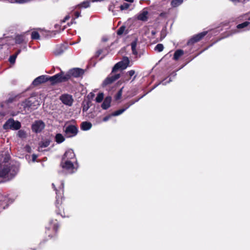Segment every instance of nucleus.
<instances>
[{
  "mask_svg": "<svg viewBox=\"0 0 250 250\" xmlns=\"http://www.w3.org/2000/svg\"><path fill=\"white\" fill-rule=\"evenodd\" d=\"M52 186L56 191V207L57 208L56 210V213L57 214L60 215L62 217H64L65 215L63 209L61 210L60 208L62 202V197L61 195L63 192L64 183L62 181L61 182L60 185L59 186V189L56 188L54 183H52Z\"/></svg>",
  "mask_w": 250,
  "mask_h": 250,
  "instance_id": "obj_1",
  "label": "nucleus"
},
{
  "mask_svg": "<svg viewBox=\"0 0 250 250\" xmlns=\"http://www.w3.org/2000/svg\"><path fill=\"white\" fill-rule=\"evenodd\" d=\"M20 105L23 108L24 111L27 112L37 108L40 103L35 97H30L22 102Z\"/></svg>",
  "mask_w": 250,
  "mask_h": 250,
  "instance_id": "obj_2",
  "label": "nucleus"
},
{
  "mask_svg": "<svg viewBox=\"0 0 250 250\" xmlns=\"http://www.w3.org/2000/svg\"><path fill=\"white\" fill-rule=\"evenodd\" d=\"M61 165L62 168L66 170L69 173L75 172L78 167L77 161L65 160V158H62Z\"/></svg>",
  "mask_w": 250,
  "mask_h": 250,
  "instance_id": "obj_3",
  "label": "nucleus"
},
{
  "mask_svg": "<svg viewBox=\"0 0 250 250\" xmlns=\"http://www.w3.org/2000/svg\"><path fill=\"white\" fill-rule=\"evenodd\" d=\"M48 81H50L52 84H54L58 83L65 82L69 80L68 75H66L64 72L61 71L53 76H48Z\"/></svg>",
  "mask_w": 250,
  "mask_h": 250,
  "instance_id": "obj_4",
  "label": "nucleus"
},
{
  "mask_svg": "<svg viewBox=\"0 0 250 250\" xmlns=\"http://www.w3.org/2000/svg\"><path fill=\"white\" fill-rule=\"evenodd\" d=\"M21 127V123L18 121H15L12 118L8 119L3 125V128L5 130H18Z\"/></svg>",
  "mask_w": 250,
  "mask_h": 250,
  "instance_id": "obj_5",
  "label": "nucleus"
},
{
  "mask_svg": "<svg viewBox=\"0 0 250 250\" xmlns=\"http://www.w3.org/2000/svg\"><path fill=\"white\" fill-rule=\"evenodd\" d=\"M129 60L126 57L123 58L122 61L117 63L112 68V72H114L119 69H125L129 65Z\"/></svg>",
  "mask_w": 250,
  "mask_h": 250,
  "instance_id": "obj_6",
  "label": "nucleus"
},
{
  "mask_svg": "<svg viewBox=\"0 0 250 250\" xmlns=\"http://www.w3.org/2000/svg\"><path fill=\"white\" fill-rule=\"evenodd\" d=\"M151 15L149 9L144 8L137 15V19L142 21H146Z\"/></svg>",
  "mask_w": 250,
  "mask_h": 250,
  "instance_id": "obj_7",
  "label": "nucleus"
},
{
  "mask_svg": "<svg viewBox=\"0 0 250 250\" xmlns=\"http://www.w3.org/2000/svg\"><path fill=\"white\" fill-rule=\"evenodd\" d=\"M64 131L67 137H73L77 134L78 129L74 125H69L65 127Z\"/></svg>",
  "mask_w": 250,
  "mask_h": 250,
  "instance_id": "obj_8",
  "label": "nucleus"
},
{
  "mask_svg": "<svg viewBox=\"0 0 250 250\" xmlns=\"http://www.w3.org/2000/svg\"><path fill=\"white\" fill-rule=\"evenodd\" d=\"M83 74V69L79 68H74L70 69L68 71V72L65 74L66 75H68L69 79L71 76L74 77L75 78H78L82 77Z\"/></svg>",
  "mask_w": 250,
  "mask_h": 250,
  "instance_id": "obj_9",
  "label": "nucleus"
},
{
  "mask_svg": "<svg viewBox=\"0 0 250 250\" xmlns=\"http://www.w3.org/2000/svg\"><path fill=\"white\" fill-rule=\"evenodd\" d=\"M45 126L44 123L42 121H36L32 125V130L36 133L41 132Z\"/></svg>",
  "mask_w": 250,
  "mask_h": 250,
  "instance_id": "obj_10",
  "label": "nucleus"
},
{
  "mask_svg": "<svg viewBox=\"0 0 250 250\" xmlns=\"http://www.w3.org/2000/svg\"><path fill=\"white\" fill-rule=\"evenodd\" d=\"M207 32L204 31L194 36L188 41V45L192 44L199 41L207 34Z\"/></svg>",
  "mask_w": 250,
  "mask_h": 250,
  "instance_id": "obj_11",
  "label": "nucleus"
},
{
  "mask_svg": "<svg viewBox=\"0 0 250 250\" xmlns=\"http://www.w3.org/2000/svg\"><path fill=\"white\" fill-rule=\"evenodd\" d=\"M207 32L204 31L194 36L188 41V45L192 44L199 41L207 34Z\"/></svg>",
  "mask_w": 250,
  "mask_h": 250,
  "instance_id": "obj_12",
  "label": "nucleus"
},
{
  "mask_svg": "<svg viewBox=\"0 0 250 250\" xmlns=\"http://www.w3.org/2000/svg\"><path fill=\"white\" fill-rule=\"evenodd\" d=\"M120 74L110 75L107 77L103 82V85L106 86L112 83L113 82L120 78Z\"/></svg>",
  "mask_w": 250,
  "mask_h": 250,
  "instance_id": "obj_13",
  "label": "nucleus"
},
{
  "mask_svg": "<svg viewBox=\"0 0 250 250\" xmlns=\"http://www.w3.org/2000/svg\"><path fill=\"white\" fill-rule=\"evenodd\" d=\"M60 100L63 104L71 106L73 103V99L71 96L68 94H64L61 96Z\"/></svg>",
  "mask_w": 250,
  "mask_h": 250,
  "instance_id": "obj_14",
  "label": "nucleus"
},
{
  "mask_svg": "<svg viewBox=\"0 0 250 250\" xmlns=\"http://www.w3.org/2000/svg\"><path fill=\"white\" fill-rule=\"evenodd\" d=\"M48 81L47 75H42L36 78L32 82V84L34 86H37L40 84L44 83Z\"/></svg>",
  "mask_w": 250,
  "mask_h": 250,
  "instance_id": "obj_15",
  "label": "nucleus"
},
{
  "mask_svg": "<svg viewBox=\"0 0 250 250\" xmlns=\"http://www.w3.org/2000/svg\"><path fill=\"white\" fill-rule=\"evenodd\" d=\"M62 158H65V160H70L73 161H77L75 158V154L73 150L71 149H68L65 152Z\"/></svg>",
  "mask_w": 250,
  "mask_h": 250,
  "instance_id": "obj_16",
  "label": "nucleus"
},
{
  "mask_svg": "<svg viewBox=\"0 0 250 250\" xmlns=\"http://www.w3.org/2000/svg\"><path fill=\"white\" fill-rule=\"evenodd\" d=\"M111 102V97L110 96L106 97L104 99L103 104H102V108L103 109H107V108H108L110 106Z\"/></svg>",
  "mask_w": 250,
  "mask_h": 250,
  "instance_id": "obj_17",
  "label": "nucleus"
},
{
  "mask_svg": "<svg viewBox=\"0 0 250 250\" xmlns=\"http://www.w3.org/2000/svg\"><path fill=\"white\" fill-rule=\"evenodd\" d=\"M92 127V124L91 123L88 122H83L81 124V129L83 130H88Z\"/></svg>",
  "mask_w": 250,
  "mask_h": 250,
  "instance_id": "obj_18",
  "label": "nucleus"
},
{
  "mask_svg": "<svg viewBox=\"0 0 250 250\" xmlns=\"http://www.w3.org/2000/svg\"><path fill=\"white\" fill-rule=\"evenodd\" d=\"M184 54V51L181 49L176 50L174 54L173 59L176 61L178 60Z\"/></svg>",
  "mask_w": 250,
  "mask_h": 250,
  "instance_id": "obj_19",
  "label": "nucleus"
},
{
  "mask_svg": "<svg viewBox=\"0 0 250 250\" xmlns=\"http://www.w3.org/2000/svg\"><path fill=\"white\" fill-rule=\"evenodd\" d=\"M65 140L64 136L61 133H58L55 136V141L58 144L62 143Z\"/></svg>",
  "mask_w": 250,
  "mask_h": 250,
  "instance_id": "obj_20",
  "label": "nucleus"
},
{
  "mask_svg": "<svg viewBox=\"0 0 250 250\" xmlns=\"http://www.w3.org/2000/svg\"><path fill=\"white\" fill-rule=\"evenodd\" d=\"M143 97L142 96L141 98L136 100H132V101H130L129 102L126 103L125 105H124V107H123V108L124 109H125V111L127 109H128L131 105H133V104H134L135 103L137 102L141 98H142V97Z\"/></svg>",
  "mask_w": 250,
  "mask_h": 250,
  "instance_id": "obj_21",
  "label": "nucleus"
},
{
  "mask_svg": "<svg viewBox=\"0 0 250 250\" xmlns=\"http://www.w3.org/2000/svg\"><path fill=\"white\" fill-rule=\"evenodd\" d=\"M183 2V0H172L171 5L172 7H176L180 5Z\"/></svg>",
  "mask_w": 250,
  "mask_h": 250,
  "instance_id": "obj_22",
  "label": "nucleus"
},
{
  "mask_svg": "<svg viewBox=\"0 0 250 250\" xmlns=\"http://www.w3.org/2000/svg\"><path fill=\"white\" fill-rule=\"evenodd\" d=\"M248 26L249 27L248 29H250V21H245L242 23L239 24L237 25V28L238 29H241L247 27Z\"/></svg>",
  "mask_w": 250,
  "mask_h": 250,
  "instance_id": "obj_23",
  "label": "nucleus"
},
{
  "mask_svg": "<svg viewBox=\"0 0 250 250\" xmlns=\"http://www.w3.org/2000/svg\"><path fill=\"white\" fill-rule=\"evenodd\" d=\"M50 227L49 229H53L55 231H56L58 228V223L57 220H51L50 222Z\"/></svg>",
  "mask_w": 250,
  "mask_h": 250,
  "instance_id": "obj_24",
  "label": "nucleus"
},
{
  "mask_svg": "<svg viewBox=\"0 0 250 250\" xmlns=\"http://www.w3.org/2000/svg\"><path fill=\"white\" fill-rule=\"evenodd\" d=\"M24 41V36L23 35H17L15 38V42L16 43L21 44Z\"/></svg>",
  "mask_w": 250,
  "mask_h": 250,
  "instance_id": "obj_25",
  "label": "nucleus"
},
{
  "mask_svg": "<svg viewBox=\"0 0 250 250\" xmlns=\"http://www.w3.org/2000/svg\"><path fill=\"white\" fill-rule=\"evenodd\" d=\"M62 46H58L56 48L55 50L54 51V54L55 55H61L63 52Z\"/></svg>",
  "mask_w": 250,
  "mask_h": 250,
  "instance_id": "obj_26",
  "label": "nucleus"
},
{
  "mask_svg": "<svg viewBox=\"0 0 250 250\" xmlns=\"http://www.w3.org/2000/svg\"><path fill=\"white\" fill-rule=\"evenodd\" d=\"M131 46L132 53L135 55H137V51H136V46H137V42L136 41L133 42L131 44Z\"/></svg>",
  "mask_w": 250,
  "mask_h": 250,
  "instance_id": "obj_27",
  "label": "nucleus"
},
{
  "mask_svg": "<svg viewBox=\"0 0 250 250\" xmlns=\"http://www.w3.org/2000/svg\"><path fill=\"white\" fill-rule=\"evenodd\" d=\"M18 136L21 139H24L26 137V133L25 131L23 130H20L18 132Z\"/></svg>",
  "mask_w": 250,
  "mask_h": 250,
  "instance_id": "obj_28",
  "label": "nucleus"
},
{
  "mask_svg": "<svg viewBox=\"0 0 250 250\" xmlns=\"http://www.w3.org/2000/svg\"><path fill=\"white\" fill-rule=\"evenodd\" d=\"M104 95L103 93H99L95 99V101L97 103H101L104 99Z\"/></svg>",
  "mask_w": 250,
  "mask_h": 250,
  "instance_id": "obj_29",
  "label": "nucleus"
},
{
  "mask_svg": "<svg viewBox=\"0 0 250 250\" xmlns=\"http://www.w3.org/2000/svg\"><path fill=\"white\" fill-rule=\"evenodd\" d=\"M90 5V2L88 1H84L81 3H80L79 5H78V6L80 7V8H86L89 6Z\"/></svg>",
  "mask_w": 250,
  "mask_h": 250,
  "instance_id": "obj_30",
  "label": "nucleus"
},
{
  "mask_svg": "<svg viewBox=\"0 0 250 250\" xmlns=\"http://www.w3.org/2000/svg\"><path fill=\"white\" fill-rule=\"evenodd\" d=\"M124 112H125V109H124L123 108H122V109H120L119 110H118L113 112L111 114V116H119V115H121V114H122Z\"/></svg>",
  "mask_w": 250,
  "mask_h": 250,
  "instance_id": "obj_31",
  "label": "nucleus"
},
{
  "mask_svg": "<svg viewBox=\"0 0 250 250\" xmlns=\"http://www.w3.org/2000/svg\"><path fill=\"white\" fill-rule=\"evenodd\" d=\"M31 38L33 40H37L40 39V35L38 32L34 31L32 32Z\"/></svg>",
  "mask_w": 250,
  "mask_h": 250,
  "instance_id": "obj_32",
  "label": "nucleus"
},
{
  "mask_svg": "<svg viewBox=\"0 0 250 250\" xmlns=\"http://www.w3.org/2000/svg\"><path fill=\"white\" fill-rule=\"evenodd\" d=\"M123 87L121 88L118 91L117 93L116 94V95L115 96V99L116 100H118L120 99L121 98V96H122V92H123Z\"/></svg>",
  "mask_w": 250,
  "mask_h": 250,
  "instance_id": "obj_33",
  "label": "nucleus"
},
{
  "mask_svg": "<svg viewBox=\"0 0 250 250\" xmlns=\"http://www.w3.org/2000/svg\"><path fill=\"white\" fill-rule=\"evenodd\" d=\"M16 58L17 55H13L9 57V61L11 63L14 64L15 62Z\"/></svg>",
  "mask_w": 250,
  "mask_h": 250,
  "instance_id": "obj_34",
  "label": "nucleus"
},
{
  "mask_svg": "<svg viewBox=\"0 0 250 250\" xmlns=\"http://www.w3.org/2000/svg\"><path fill=\"white\" fill-rule=\"evenodd\" d=\"M130 6V4L127 3H124L121 5L120 7L121 10H124L128 9Z\"/></svg>",
  "mask_w": 250,
  "mask_h": 250,
  "instance_id": "obj_35",
  "label": "nucleus"
},
{
  "mask_svg": "<svg viewBox=\"0 0 250 250\" xmlns=\"http://www.w3.org/2000/svg\"><path fill=\"white\" fill-rule=\"evenodd\" d=\"M125 27L124 26L120 27L117 31V34L118 35H122L125 30Z\"/></svg>",
  "mask_w": 250,
  "mask_h": 250,
  "instance_id": "obj_36",
  "label": "nucleus"
},
{
  "mask_svg": "<svg viewBox=\"0 0 250 250\" xmlns=\"http://www.w3.org/2000/svg\"><path fill=\"white\" fill-rule=\"evenodd\" d=\"M50 144L49 141H45L43 142H42L41 144L40 147H46L48 146Z\"/></svg>",
  "mask_w": 250,
  "mask_h": 250,
  "instance_id": "obj_37",
  "label": "nucleus"
},
{
  "mask_svg": "<svg viewBox=\"0 0 250 250\" xmlns=\"http://www.w3.org/2000/svg\"><path fill=\"white\" fill-rule=\"evenodd\" d=\"M164 49V46L162 44L159 43L157 44V51L159 52H161L163 51Z\"/></svg>",
  "mask_w": 250,
  "mask_h": 250,
  "instance_id": "obj_38",
  "label": "nucleus"
},
{
  "mask_svg": "<svg viewBox=\"0 0 250 250\" xmlns=\"http://www.w3.org/2000/svg\"><path fill=\"white\" fill-rule=\"evenodd\" d=\"M172 80L171 79V78H167L166 79L164 80V81H163L162 82V83L164 85H165L167 83H169L170 82H171Z\"/></svg>",
  "mask_w": 250,
  "mask_h": 250,
  "instance_id": "obj_39",
  "label": "nucleus"
},
{
  "mask_svg": "<svg viewBox=\"0 0 250 250\" xmlns=\"http://www.w3.org/2000/svg\"><path fill=\"white\" fill-rule=\"evenodd\" d=\"M103 52V49H100L97 51L95 54V57H98Z\"/></svg>",
  "mask_w": 250,
  "mask_h": 250,
  "instance_id": "obj_40",
  "label": "nucleus"
},
{
  "mask_svg": "<svg viewBox=\"0 0 250 250\" xmlns=\"http://www.w3.org/2000/svg\"><path fill=\"white\" fill-rule=\"evenodd\" d=\"M135 74V71L133 70H130L128 72H127V74L130 76V77H132L134 74Z\"/></svg>",
  "mask_w": 250,
  "mask_h": 250,
  "instance_id": "obj_41",
  "label": "nucleus"
},
{
  "mask_svg": "<svg viewBox=\"0 0 250 250\" xmlns=\"http://www.w3.org/2000/svg\"><path fill=\"white\" fill-rule=\"evenodd\" d=\"M111 114L110 115H108V116H105L104 117V118H103V121L104 122H106L110 118V117H111Z\"/></svg>",
  "mask_w": 250,
  "mask_h": 250,
  "instance_id": "obj_42",
  "label": "nucleus"
},
{
  "mask_svg": "<svg viewBox=\"0 0 250 250\" xmlns=\"http://www.w3.org/2000/svg\"><path fill=\"white\" fill-rule=\"evenodd\" d=\"M161 36H162L161 37V40L164 39L165 37V36H166V31L165 30H163L161 32Z\"/></svg>",
  "mask_w": 250,
  "mask_h": 250,
  "instance_id": "obj_43",
  "label": "nucleus"
},
{
  "mask_svg": "<svg viewBox=\"0 0 250 250\" xmlns=\"http://www.w3.org/2000/svg\"><path fill=\"white\" fill-rule=\"evenodd\" d=\"M75 16L76 18H78L81 16V14L79 12H75Z\"/></svg>",
  "mask_w": 250,
  "mask_h": 250,
  "instance_id": "obj_44",
  "label": "nucleus"
},
{
  "mask_svg": "<svg viewBox=\"0 0 250 250\" xmlns=\"http://www.w3.org/2000/svg\"><path fill=\"white\" fill-rule=\"evenodd\" d=\"M70 18V16L69 15L66 16L63 21H62V22H65V21H67Z\"/></svg>",
  "mask_w": 250,
  "mask_h": 250,
  "instance_id": "obj_45",
  "label": "nucleus"
},
{
  "mask_svg": "<svg viewBox=\"0 0 250 250\" xmlns=\"http://www.w3.org/2000/svg\"><path fill=\"white\" fill-rule=\"evenodd\" d=\"M37 158V155H36L35 154L32 155V161L33 162H35L36 161Z\"/></svg>",
  "mask_w": 250,
  "mask_h": 250,
  "instance_id": "obj_46",
  "label": "nucleus"
},
{
  "mask_svg": "<svg viewBox=\"0 0 250 250\" xmlns=\"http://www.w3.org/2000/svg\"><path fill=\"white\" fill-rule=\"evenodd\" d=\"M88 108L89 107L88 106H84L83 108V112L86 111L88 110Z\"/></svg>",
  "mask_w": 250,
  "mask_h": 250,
  "instance_id": "obj_47",
  "label": "nucleus"
},
{
  "mask_svg": "<svg viewBox=\"0 0 250 250\" xmlns=\"http://www.w3.org/2000/svg\"><path fill=\"white\" fill-rule=\"evenodd\" d=\"M167 14L166 13H161L160 14V16L162 17H166Z\"/></svg>",
  "mask_w": 250,
  "mask_h": 250,
  "instance_id": "obj_48",
  "label": "nucleus"
},
{
  "mask_svg": "<svg viewBox=\"0 0 250 250\" xmlns=\"http://www.w3.org/2000/svg\"><path fill=\"white\" fill-rule=\"evenodd\" d=\"M230 0L232 2H233V3H237V2L240 1V0Z\"/></svg>",
  "mask_w": 250,
  "mask_h": 250,
  "instance_id": "obj_49",
  "label": "nucleus"
},
{
  "mask_svg": "<svg viewBox=\"0 0 250 250\" xmlns=\"http://www.w3.org/2000/svg\"><path fill=\"white\" fill-rule=\"evenodd\" d=\"M112 7H113V6L112 5L109 6V8H108L109 10H110V11L112 10Z\"/></svg>",
  "mask_w": 250,
  "mask_h": 250,
  "instance_id": "obj_50",
  "label": "nucleus"
},
{
  "mask_svg": "<svg viewBox=\"0 0 250 250\" xmlns=\"http://www.w3.org/2000/svg\"><path fill=\"white\" fill-rule=\"evenodd\" d=\"M21 52V50H19L15 54V55H17V56L18 55V54Z\"/></svg>",
  "mask_w": 250,
  "mask_h": 250,
  "instance_id": "obj_51",
  "label": "nucleus"
},
{
  "mask_svg": "<svg viewBox=\"0 0 250 250\" xmlns=\"http://www.w3.org/2000/svg\"><path fill=\"white\" fill-rule=\"evenodd\" d=\"M249 0H240L241 2H245L246 1H249Z\"/></svg>",
  "mask_w": 250,
  "mask_h": 250,
  "instance_id": "obj_52",
  "label": "nucleus"
},
{
  "mask_svg": "<svg viewBox=\"0 0 250 250\" xmlns=\"http://www.w3.org/2000/svg\"><path fill=\"white\" fill-rule=\"evenodd\" d=\"M151 34H152V35H154V34H155V31H151Z\"/></svg>",
  "mask_w": 250,
  "mask_h": 250,
  "instance_id": "obj_53",
  "label": "nucleus"
},
{
  "mask_svg": "<svg viewBox=\"0 0 250 250\" xmlns=\"http://www.w3.org/2000/svg\"><path fill=\"white\" fill-rule=\"evenodd\" d=\"M154 50H156V46H155L154 47Z\"/></svg>",
  "mask_w": 250,
  "mask_h": 250,
  "instance_id": "obj_54",
  "label": "nucleus"
},
{
  "mask_svg": "<svg viewBox=\"0 0 250 250\" xmlns=\"http://www.w3.org/2000/svg\"><path fill=\"white\" fill-rule=\"evenodd\" d=\"M176 75V74L175 72H174L173 73V76H175Z\"/></svg>",
  "mask_w": 250,
  "mask_h": 250,
  "instance_id": "obj_55",
  "label": "nucleus"
},
{
  "mask_svg": "<svg viewBox=\"0 0 250 250\" xmlns=\"http://www.w3.org/2000/svg\"><path fill=\"white\" fill-rule=\"evenodd\" d=\"M249 20L250 21V17L249 18Z\"/></svg>",
  "mask_w": 250,
  "mask_h": 250,
  "instance_id": "obj_56",
  "label": "nucleus"
}]
</instances>
